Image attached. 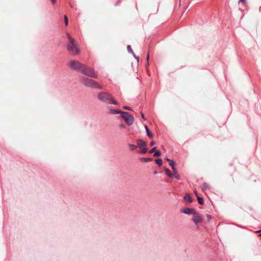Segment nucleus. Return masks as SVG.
<instances>
[{"mask_svg": "<svg viewBox=\"0 0 261 261\" xmlns=\"http://www.w3.org/2000/svg\"><path fill=\"white\" fill-rule=\"evenodd\" d=\"M141 117H142V118L143 119H144V120H145V119H145V116H144V114H143V113H141Z\"/></svg>", "mask_w": 261, "mask_h": 261, "instance_id": "nucleus-32", "label": "nucleus"}, {"mask_svg": "<svg viewBox=\"0 0 261 261\" xmlns=\"http://www.w3.org/2000/svg\"><path fill=\"white\" fill-rule=\"evenodd\" d=\"M127 49L129 53L132 54L133 56H135V54L134 52L133 51V49L132 48V47H131V46L130 45H128L127 46Z\"/></svg>", "mask_w": 261, "mask_h": 261, "instance_id": "nucleus-17", "label": "nucleus"}, {"mask_svg": "<svg viewBox=\"0 0 261 261\" xmlns=\"http://www.w3.org/2000/svg\"><path fill=\"white\" fill-rule=\"evenodd\" d=\"M181 212L187 215H194L196 212L193 208L187 207L182 210Z\"/></svg>", "mask_w": 261, "mask_h": 261, "instance_id": "nucleus-7", "label": "nucleus"}, {"mask_svg": "<svg viewBox=\"0 0 261 261\" xmlns=\"http://www.w3.org/2000/svg\"><path fill=\"white\" fill-rule=\"evenodd\" d=\"M184 199L188 201L189 203H191L193 201L192 198L188 193H187L185 195V196H184Z\"/></svg>", "mask_w": 261, "mask_h": 261, "instance_id": "nucleus-13", "label": "nucleus"}, {"mask_svg": "<svg viewBox=\"0 0 261 261\" xmlns=\"http://www.w3.org/2000/svg\"><path fill=\"white\" fill-rule=\"evenodd\" d=\"M145 128L147 136L149 138H152L153 137V135L151 133V132L149 130V129L148 126L146 125H145Z\"/></svg>", "mask_w": 261, "mask_h": 261, "instance_id": "nucleus-12", "label": "nucleus"}, {"mask_svg": "<svg viewBox=\"0 0 261 261\" xmlns=\"http://www.w3.org/2000/svg\"><path fill=\"white\" fill-rule=\"evenodd\" d=\"M172 170L173 172H172V176L170 178L172 179L175 178L177 180H179L180 179V177L179 174L178 173L176 169Z\"/></svg>", "mask_w": 261, "mask_h": 261, "instance_id": "nucleus-8", "label": "nucleus"}, {"mask_svg": "<svg viewBox=\"0 0 261 261\" xmlns=\"http://www.w3.org/2000/svg\"><path fill=\"white\" fill-rule=\"evenodd\" d=\"M70 66L72 69L80 72L89 77L92 78L97 77V75L93 68L85 64H82L77 61H71Z\"/></svg>", "mask_w": 261, "mask_h": 261, "instance_id": "nucleus-1", "label": "nucleus"}, {"mask_svg": "<svg viewBox=\"0 0 261 261\" xmlns=\"http://www.w3.org/2000/svg\"><path fill=\"white\" fill-rule=\"evenodd\" d=\"M123 112H122L121 110H113V109H110V113L112 114H121V116H122V113Z\"/></svg>", "mask_w": 261, "mask_h": 261, "instance_id": "nucleus-11", "label": "nucleus"}, {"mask_svg": "<svg viewBox=\"0 0 261 261\" xmlns=\"http://www.w3.org/2000/svg\"><path fill=\"white\" fill-rule=\"evenodd\" d=\"M123 109L127 110H131L130 108L127 107V106H124Z\"/></svg>", "mask_w": 261, "mask_h": 261, "instance_id": "nucleus-27", "label": "nucleus"}, {"mask_svg": "<svg viewBox=\"0 0 261 261\" xmlns=\"http://www.w3.org/2000/svg\"><path fill=\"white\" fill-rule=\"evenodd\" d=\"M120 127H121V128H125V124H121L120 125Z\"/></svg>", "mask_w": 261, "mask_h": 261, "instance_id": "nucleus-33", "label": "nucleus"}, {"mask_svg": "<svg viewBox=\"0 0 261 261\" xmlns=\"http://www.w3.org/2000/svg\"><path fill=\"white\" fill-rule=\"evenodd\" d=\"M202 189L203 191L210 190V187L209 185L207 183H206V182L203 183Z\"/></svg>", "mask_w": 261, "mask_h": 261, "instance_id": "nucleus-14", "label": "nucleus"}, {"mask_svg": "<svg viewBox=\"0 0 261 261\" xmlns=\"http://www.w3.org/2000/svg\"><path fill=\"white\" fill-rule=\"evenodd\" d=\"M197 200H198V203L200 204H203L204 201H203V198L200 197H197Z\"/></svg>", "mask_w": 261, "mask_h": 261, "instance_id": "nucleus-21", "label": "nucleus"}, {"mask_svg": "<svg viewBox=\"0 0 261 261\" xmlns=\"http://www.w3.org/2000/svg\"><path fill=\"white\" fill-rule=\"evenodd\" d=\"M148 60H149V54H148L147 56V63L146 64V66L149 65Z\"/></svg>", "mask_w": 261, "mask_h": 261, "instance_id": "nucleus-28", "label": "nucleus"}, {"mask_svg": "<svg viewBox=\"0 0 261 261\" xmlns=\"http://www.w3.org/2000/svg\"><path fill=\"white\" fill-rule=\"evenodd\" d=\"M128 146L131 150H134L137 148V146L134 144H128Z\"/></svg>", "mask_w": 261, "mask_h": 261, "instance_id": "nucleus-19", "label": "nucleus"}, {"mask_svg": "<svg viewBox=\"0 0 261 261\" xmlns=\"http://www.w3.org/2000/svg\"><path fill=\"white\" fill-rule=\"evenodd\" d=\"M206 217L207 221H210L212 219V216L210 215H206Z\"/></svg>", "mask_w": 261, "mask_h": 261, "instance_id": "nucleus-26", "label": "nucleus"}, {"mask_svg": "<svg viewBox=\"0 0 261 261\" xmlns=\"http://www.w3.org/2000/svg\"><path fill=\"white\" fill-rule=\"evenodd\" d=\"M161 155V152L159 150H156L153 154L154 157H158Z\"/></svg>", "mask_w": 261, "mask_h": 261, "instance_id": "nucleus-20", "label": "nucleus"}, {"mask_svg": "<svg viewBox=\"0 0 261 261\" xmlns=\"http://www.w3.org/2000/svg\"><path fill=\"white\" fill-rule=\"evenodd\" d=\"M67 49L71 55L73 56L79 54L80 50L78 44L75 39H71L67 44Z\"/></svg>", "mask_w": 261, "mask_h": 261, "instance_id": "nucleus-3", "label": "nucleus"}, {"mask_svg": "<svg viewBox=\"0 0 261 261\" xmlns=\"http://www.w3.org/2000/svg\"><path fill=\"white\" fill-rule=\"evenodd\" d=\"M82 80L84 85L87 87L99 89H101L102 88V86H100L97 82L91 79H89L86 77H83L82 78Z\"/></svg>", "mask_w": 261, "mask_h": 261, "instance_id": "nucleus-4", "label": "nucleus"}, {"mask_svg": "<svg viewBox=\"0 0 261 261\" xmlns=\"http://www.w3.org/2000/svg\"><path fill=\"white\" fill-rule=\"evenodd\" d=\"M97 98L99 101L105 103L118 105V102L114 98L113 95L107 91L99 92L97 94Z\"/></svg>", "mask_w": 261, "mask_h": 261, "instance_id": "nucleus-2", "label": "nucleus"}, {"mask_svg": "<svg viewBox=\"0 0 261 261\" xmlns=\"http://www.w3.org/2000/svg\"><path fill=\"white\" fill-rule=\"evenodd\" d=\"M260 231H261V229L257 230V231H256V232H260Z\"/></svg>", "mask_w": 261, "mask_h": 261, "instance_id": "nucleus-36", "label": "nucleus"}, {"mask_svg": "<svg viewBox=\"0 0 261 261\" xmlns=\"http://www.w3.org/2000/svg\"><path fill=\"white\" fill-rule=\"evenodd\" d=\"M140 159L144 162H148L152 160V159L150 158H141Z\"/></svg>", "mask_w": 261, "mask_h": 261, "instance_id": "nucleus-15", "label": "nucleus"}, {"mask_svg": "<svg viewBox=\"0 0 261 261\" xmlns=\"http://www.w3.org/2000/svg\"><path fill=\"white\" fill-rule=\"evenodd\" d=\"M192 220L195 224L201 223L203 221L202 218L201 216L196 212L193 215Z\"/></svg>", "mask_w": 261, "mask_h": 261, "instance_id": "nucleus-6", "label": "nucleus"}, {"mask_svg": "<svg viewBox=\"0 0 261 261\" xmlns=\"http://www.w3.org/2000/svg\"><path fill=\"white\" fill-rule=\"evenodd\" d=\"M134 57L137 60V62H139V58L138 57L136 56L135 55V56H134Z\"/></svg>", "mask_w": 261, "mask_h": 261, "instance_id": "nucleus-29", "label": "nucleus"}, {"mask_svg": "<svg viewBox=\"0 0 261 261\" xmlns=\"http://www.w3.org/2000/svg\"><path fill=\"white\" fill-rule=\"evenodd\" d=\"M194 194H195V195L196 196L198 197V193H197V191H196V190L194 191Z\"/></svg>", "mask_w": 261, "mask_h": 261, "instance_id": "nucleus-34", "label": "nucleus"}, {"mask_svg": "<svg viewBox=\"0 0 261 261\" xmlns=\"http://www.w3.org/2000/svg\"><path fill=\"white\" fill-rule=\"evenodd\" d=\"M137 146H138V147H139V148H142L143 147H146L147 145L146 142H145L144 141H143L141 139L138 140L137 141Z\"/></svg>", "mask_w": 261, "mask_h": 261, "instance_id": "nucleus-9", "label": "nucleus"}, {"mask_svg": "<svg viewBox=\"0 0 261 261\" xmlns=\"http://www.w3.org/2000/svg\"><path fill=\"white\" fill-rule=\"evenodd\" d=\"M142 149L141 150V153H145L147 151V148L146 147H142Z\"/></svg>", "mask_w": 261, "mask_h": 261, "instance_id": "nucleus-22", "label": "nucleus"}, {"mask_svg": "<svg viewBox=\"0 0 261 261\" xmlns=\"http://www.w3.org/2000/svg\"><path fill=\"white\" fill-rule=\"evenodd\" d=\"M166 174L170 178L172 176V172L168 168L165 169Z\"/></svg>", "mask_w": 261, "mask_h": 261, "instance_id": "nucleus-16", "label": "nucleus"}, {"mask_svg": "<svg viewBox=\"0 0 261 261\" xmlns=\"http://www.w3.org/2000/svg\"><path fill=\"white\" fill-rule=\"evenodd\" d=\"M64 23L66 26L68 25V20L67 16L66 15L64 16Z\"/></svg>", "mask_w": 261, "mask_h": 261, "instance_id": "nucleus-23", "label": "nucleus"}, {"mask_svg": "<svg viewBox=\"0 0 261 261\" xmlns=\"http://www.w3.org/2000/svg\"><path fill=\"white\" fill-rule=\"evenodd\" d=\"M155 144V142L154 141H152L150 143V145L151 146H153Z\"/></svg>", "mask_w": 261, "mask_h": 261, "instance_id": "nucleus-30", "label": "nucleus"}, {"mask_svg": "<svg viewBox=\"0 0 261 261\" xmlns=\"http://www.w3.org/2000/svg\"><path fill=\"white\" fill-rule=\"evenodd\" d=\"M239 3H243L244 4H245L246 3V1L245 0H239Z\"/></svg>", "mask_w": 261, "mask_h": 261, "instance_id": "nucleus-31", "label": "nucleus"}, {"mask_svg": "<svg viewBox=\"0 0 261 261\" xmlns=\"http://www.w3.org/2000/svg\"><path fill=\"white\" fill-rule=\"evenodd\" d=\"M51 1L53 3V4H55L56 2V0H51Z\"/></svg>", "mask_w": 261, "mask_h": 261, "instance_id": "nucleus-35", "label": "nucleus"}, {"mask_svg": "<svg viewBox=\"0 0 261 261\" xmlns=\"http://www.w3.org/2000/svg\"><path fill=\"white\" fill-rule=\"evenodd\" d=\"M121 117L124 119L127 125H132L134 122V117L128 112H123L122 113Z\"/></svg>", "mask_w": 261, "mask_h": 261, "instance_id": "nucleus-5", "label": "nucleus"}, {"mask_svg": "<svg viewBox=\"0 0 261 261\" xmlns=\"http://www.w3.org/2000/svg\"><path fill=\"white\" fill-rule=\"evenodd\" d=\"M156 147H153L152 149H151L149 150V153H153V152H155V151H156Z\"/></svg>", "mask_w": 261, "mask_h": 261, "instance_id": "nucleus-24", "label": "nucleus"}, {"mask_svg": "<svg viewBox=\"0 0 261 261\" xmlns=\"http://www.w3.org/2000/svg\"><path fill=\"white\" fill-rule=\"evenodd\" d=\"M259 236L260 237H261V233L259 234Z\"/></svg>", "mask_w": 261, "mask_h": 261, "instance_id": "nucleus-37", "label": "nucleus"}, {"mask_svg": "<svg viewBox=\"0 0 261 261\" xmlns=\"http://www.w3.org/2000/svg\"><path fill=\"white\" fill-rule=\"evenodd\" d=\"M166 160L169 162V164L171 166L172 170L176 169L175 168V162L173 160L169 159L168 158H166Z\"/></svg>", "mask_w": 261, "mask_h": 261, "instance_id": "nucleus-10", "label": "nucleus"}, {"mask_svg": "<svg viewBox=\"0 0 261 261\" xmlns=\"http://www.w3.org/2000/svg\"><path fill=\"white\" fill-rule=\"evenodd\" d=\"M155 163L158 165L161 166L162 164L163 161L161 159L158 158L155 160Z\"/></svg>", "mask_w": 261, "mask_h": 261, "instance_id": "nucleus-18", "label": "nucleus"}, {"mask_svg": "<svg viewBox=\"0 0 261 261\" xmlns=\"http://www.w3.org/2000/svg\"><path fill=\"white\" fill-rule=\"evenodd\" d=\"M66 36L69 39V42L70 41L71 39H74L72 38L68 33H66Z\"/></svg>", "mask_w": 261, "mask_h": 261, "instance_id": "nucleus-25", "label": "nucleus"}]
</instances>
